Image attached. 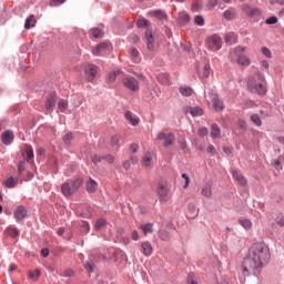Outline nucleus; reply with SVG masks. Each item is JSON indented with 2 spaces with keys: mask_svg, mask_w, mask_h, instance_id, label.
Instances as JSON below:
<instances>
[{
  "mask_svg": "<svg viewBox=\"0 0 284 284\" xmlns=\"http://www.w3.org/2000/svg\"><path fill=\"white\" fill-rule=\"evenodd\" d=\"M138 28H146V30H150V21L145 20V18H141L138 20Z\"/></svg>",
  "mask_w": 284,
  "mask_h": 284,
  "instance_id": "37",
  "label": "nucleus"
},
{
  "mask_svg": "<svg viewBox=\"0 0 284 284\" xmlns=\"http://www.w3.org/2000/svg\"><path fill=\"white\" fill-rule=\"evenodd\" d=\"M119 74H121L120 70H115V71L109 73V75H108L109 83H114V81H116V77H119Z\"/></svg>",
  "mask_w": 284,
  "mask_h": 284,
  "instance_id": "39",
  "label": "nucleus"
},
{
  "mask_svg": "<svg viewBox=\"0 0 284 284\" xmlns=\"http://www.w3.org/2000/svg\"><path fill=\"white\" fill-rule=\"evenodd\" d=\"M265 23H266L267 26H274L275 23H278V18H276V17H271V18H268V19L265 20Z\"/></svg>",
  "mask_w": 284,
  "mask_h": 284,
  "instance_id": "50",
  "label": "nucleus"
},
{
  "mask_svg": "<svg viewBox=\"0 0 284 284\" xmlns=\"http://www.w3.org/2000/svg\"><path fill=\"white\" fill-rule=\"evenodd\" d=\"M158 141H164V148H168L174 143V133L162 131L158 134Z\"/></svg>",
  "mask_w": 284,
  "mask_h": 284,
  "instance_id": "9",
  "label": "nucleus"
},
{
  "mask_svg": "<svg viewBox=\"0 0 284 284\" xmlns=\"http://www.w3.org/2000/svg\"><path fill=\"white\" fill-rule=\"evenodd\" d=\"M104 161H106V163H109L110 165H112V163H114V156L112 155H106L103 156Z\"/></svg>",
  "mask_w": 284,
  "mask_h": 284,
  "instance_id": "60",
  "label": "nucleus"
},
{
  "mask_svg": "<svg viewBox=\"0 0 284 284\" xmlns=\"http://www.w3.org/2000/svg\"><path fill=\"white\" fill-rule=\"evenodd\" d=\"M211 136L212 139L221 138V128H219V124L214 123L211 125Z\"/></svg>",
  "mask_w": 284,
  "mask_h": 284,
  "instance_id": "25",
  "label": "nucleus"
},
{
  "mask_svg": "<svg viewBox=\"0 0 284 284\" xmlns=\"http://www.w3.org/2000/svg\"><path fill=\"white\" fill-rule=\"evenodd\" d=\"M159 239H161V241H170V233L168 231H160Z\"/></svg>",
  "mask_w": 284,
  "mask_h": 284,
  "instance_id": "43",
  "label": "nucleus"
},
{
  "mask_svg": "<svg viewBox=\"0 0 284 284\" xmlns=\"http://www.w3.org/2000/svg\"><path fill=\"white\" fill-rule=\"evenodd\" d=\"M81 230H82V232H84V234H88V232H90V223L82 222Z\"/></svg>",
  "mask_w": 284,
  "mask_h": 284,
  "instance_id": "52",
  "label": "nucleus"
},
{
  "mask_svg": "<svg viewBox=\"0 0 284 284\" xmlns=\"http://www.w3.org/2000/svg\"><path fill=\"white\" fill-rule=\"evenodd\" d=\"M261 52L266 59H272V51L267 47H262Z\"/></svg>",
  "mask_w": 284,
  "mask_h": 284,
  "instance_id": "44",
  "label": "nucleus"
},
{
  "mask_svg": "<svg viewBox=\"0 0 284 284\" xmlns=\"http://www.w3.org/2000/svg\"><path fill=\"white\" fill-rule=\"evenodd\" d=\"M30 278H33L34 281H37V278H39L41 276V271L36 270L33 273L31 272L29 274Z\"/></svg>",
  "mask_w": 284,
  "mask_h": 284,
  "instance_id": "55",
  "label": "nucleus"
},
{
  "mask_svg": "<svg viewBox=\"0 0 284 284\" xmlns=\"http://www.w3.org/2000/svg\"><path fill=\"white\" fill-rule=\"evenodd\" d=\"M18 172L19 174H23L26 172V161H21L18 165Z\"/></svg>",
  "mask_w": 284,
  "mask_h": 284,
  "instance_id": "54",
  "label": "nucleus"
},
{
  "mask_svg": "<svg viewBox=\"0 0 284 284\" xmlns=\"http://www.w3.org/2000/svg\"><path fill=\"white\" fill-rule=\"evenodd\" d=\"M224 19H226L227 21H232V19H234V11L232 10H226L223 13Z\"/></svg>",
  "mask_w": 284,
  "mask_h": 284,
  "instance_id": "47",
  "label": "nucleus"
},
{
  "mask_svg": "<svg viewBox=\"0 0 284 284\" xmlns=\"http://www.w3.org/2000/svg\"><path fill=\"white\" fill-rule=\"evenodd\" d=\"M207 134H209L207 128H201L197 131V135L201 136V138L207 136Z\"/></svg>",
  "mask_w": 284,
  "mask_h": 284,
  "instance_id": "53",
  "label": "nucleus"
},
{
  "mask_svg": "<svg viewBox=\"0 0 284 284\" xmlns=\"http://www.w3.org/2000/svg\"><path fill=\"white\" fill-rule=\"evenodd\" d=\"M124 116L131 125H139V118L134 115V113H132L131 111H128Z\"/></svg>",
  "mask_w": 284,
  "mask_h": 284,
  "instance_id": "22",
  "label": "nucleus"
},
{
  "mask_svg": "<svg viewBox=\"0 0 284 284\" xmlns=\"http://www.w3.org/2000/svg\"><path fill=\"white\" fill-rule=\"evenodd\" d=\"M224 41H225V43H229V45L236 43V34L235 33H226L224 36Z\"/></svg>",
  "mask_w": 284,
  "mask_h": 284,
  "instance_id": "31",
  "label": "nucleus"
},
{
  "mask_svg": "<svg viewBox=\"0 0 284 284\" xmlns=\"http://www.w3.org/2000/svg\"><path fill=\"white\" fill-rule=\"evenodd\" d=\"M17 183H19V179L10 176L3 182V185L4 187H14Z\"/></svg>",
  "mask_w": 284,
  "mask_h": 284,
  "instance_id": "27",
  "label": "nucleus"
},
{
  "mask_svg": "<svg viewBox=\"0 0 284 284\" xmlns=\"http://www.w3.org/2000/svg\"><path fill=\"white\" fill-rule=\"evenodd\" d=\"M55 103H57V94L51 93L45 101V110H48L49 112H52V110H54Z\"/></svg>",
  "mask_w": 284,
  "mask_h": 284,
  "instance_id": "17",
  "label": "nucleus"
},
{
  "mask_svg": "<svg viewBox=\"0 0 284 284\" xmlns=\"http://www.w3.org/2000/svg\"><path fill=\"white\" fill-rule=\"evenodd\" d=\"M239 223L244 230H250L252 227V221H250V219L242 217L239 220Z\"/></svg>",
  "mask_w": 284,
  "mask_h": 284,
  "instance_id": "34",
  "label": "nucleus"
},
{
  "mask_svg": "<svg viewBox=\"0 0 284 284\" xmlns=\"http://www.w3.org/2000/svg\"><path fill=\"white\" fill-rule=\"evenodd\" d=\"M111 145L112 148L119 145V135H114L111 138Z\"/></svg>",
  "mask_w": 284,
  "mask_h": 284,
  "instance_id": "57",
  "label": "nucleus"
},
{
  "mask_svg": "<svg viewBox=\"0 0 284 284\" xmlns=\"http://www.w3.org/2000/svg\"><path fill=\"white\" fill-rule=\"evenodd\" d=\"M179 92L182 97H192L194 91L190 87H180Z\"/></svg>",
  "mask_w": 284,
  "mask_h": 284,
  "instance_id": "32",
  "label": "nucleus"
},
{
  "mask_svg": "<svg viewBox=\"0 0 284 284\" xmlns=\"http://www.w3.org/2000/svg\"><path fill=\"white\" fill-rule=\"evenodd\" d=\"M62 140L65 145H70V143H72V133H67Z\"/></svg>",
  "mask_w": 284,
  "mask_h": 284,
  "instance_id": "49",
  "label": "nucleus"
},
{
  "mask_svg": "<svg viewBox=\"0 0 284 284\" xmlns=\"http://www.w3.org/2000/svg\"><path fill=\"white\" fill-rule=\"evenodd\" d=\"M1 141L4 145H10L14 141V133L12 131H6L1 135Z\"/></svg>",
  "mask_w": 284,
  "mask_h": 284,
  "instance_id": "18",
  "label": "nucleus"
},
{
  "mask_svg": "<svg viewBox=\"0 0 284 284\" xmlns=\"http://www.w3.org/2000/svg\"><path fill=\"white\" fill-rule=\"evenodd\" d=\"M132 240L133 241H139V232H136V231L132 232Z\"/></svg>",
  "mask_w": 284,
  "mask_h": 284,
  "instance_id": "64",
  "label": "nucleus"
},
{
  "mask_svg": "<svg viewBox=\"0 0 284 284\" xmlns=\"http://www.w3.org/2000/svg\"><path fill=\"white\" fill-rule=\"evenodd\" d=\"M152 227H153V224L152 223H148V224H142L140 226V230H142L144 235L148 236V234H152V232H154V230Z\"/></svg>",
  "mask_w": 284,
  "mask_h": 284,
  "instance_id": "30",
  "label": "nucleus"
},
{
  "mask_svg": "<svg viewBox=\"0 0 284 284\" xmlns=\"http://www.w3.org/2000/svg\"><path fill=\"white\" fill-rule=\"evenodd\" d=\"M22 156L27 163H34V150H32L31 145H24Z\"/></svg>",
  "mask_w": 284,
  "mask_h": 284,
  "instance_id": "12",
  "label": "nucleus"
},
{
  "mask_svg": "<svg viewBox=\"0 0 284 284\" xmlns=\"http://www.w3.org/2000/svg\"><path fill=\"white\" fill-rule=\"evenodd\" d=\"M194 23L195 26H205V19L203 16H195Z\"/></svg>",
  "mask_w": 284,
  "mask_h": 284,
  "instance_id": "46",
  "label": "nucleus"
},
{
  "mask_svg": "<svg viewBox=\"0 0 284 284\" xmlns=\"http://www.w3.org/2000/svg\"><path fill=\"white\" fill-rule=\"evenodd\" d=\"M232 176L239 183V185H242V186L247 185V180H245V176H243V174H241V172L233 171Z\"/></svg>",
  "mask_w": 284,
  "mask_h": 284,
  "instance_id": "20",
  "label": "nucleus"
},
{
  "mask_svg": "<svg viewBox=\"0 0 284 284\" xmlns=\"http://www.w3.org/2000/svg\"><path fill=\"white\" fill-rule=\"evenodd\" d=\"M276 225H280V227H284V215L280 214L275 217Z\"/></svg>",
  "mask_w": 284,
  "mask_h": 284,
  "instance_id": "48",
  "label": "nucleus"
},
{
  "mask_svg": "<svg viewBox=\"0 0 284 284\" xmlns=\"http://www.w3.org/2000/svg\"><path fill=\"white\" fill-rule=\"evenodd\" d=\"M209 94L213 110L215 112H223V110H225V104L223 103V100L219 98V94H216L214 91L209 92Z\"/></svg>",
  "mask_w": 284,
  "mask_h": 284,
  "instance_id": "5",
  "label": "nucleus"
},
{
  "mask_svg": "<svg viewBox=\"0 0 284 284\" xmlns=\"http://www.w3.org/2000/svg\"><path fill=\"white\" fill-rule=\"evenodd\" d=\"M256 78L250 77L247 82V88L251 90V92H255L256 94H260V97H263L267 93L266 81L265 75L261 73V71L255 72Z\"/></svg>",
  "mask_w": 284,
  "mask_h": 284,
  "instance_id": "2",
  "label": "nucleus"
},
{
  "mask_svg": "<svg viewBox=\"0 0 284 284\" xmlns=\"http://www.w3.org/2000/svg\"><path fill=\"white\" fill-rule=\"evenodd\" d=\"M121 234H123L122 229L118 231V239H119L120 243H123L124 245H129L130 244V239L125 237V236H122Z\"/></svg>",
  "mask_w": 284,
  "mask_h": 284,
  "instance_id": "38",
  "label": "nucleus"
},
{
  "mask_svg": "<svg viewBox=\"0 0 284 284\" xmlns=\"http://www.w3.org/2000/svg\"><path fill=\"white\" fill-rule=\"evenodd\" d=\"M206 152L207 154H216V149L214 148V145L209 144V146L206 148Z\"/></svg>",
  "mask_w": 284,
  "mask_h": 284,
  "instance_id": "58",
  "label": "nucleus"
},
{
  "mask_svg": "<svg viewBox=\"0 0 284 284\" xmlns=\"http://www.w3.org/2000/svg\"><path fill=\"white\" fill-rule=\"evenodd\" d=\"M80 216L83 219H91L92 217V207L84 206L82 207V211L80 212Z\"/></svg>",
  "mask_w": 284,
  "mask_h": 284,
  "instance_id": "29",
  "label": "nucleus"
},
{
  "mask_svg": "<svg viewBox=\"0 0 284 284\" xmlns=\"http://www.w3.org/2000/svg\"><path fill=\"white\" fill-rule=\"evenodd\" d=\"M158 194L160 201H162L163 203H168V201L172 199V195L170 194V187H168V184H159Z\"/></svg>",
  "mask_w": 284,
  "mask_h": 284,
  "instance_id": "8",
  "label": "nucleus"
},
{
  "mask_svg": "<svg viewBox=\"0 0 284 284\" xmlns=\"http://www.w3.org/2000/svg\"><path fill=\"white\" fill-rule=\"evenodd\" d=\"M41 254L44 258H48V256H50V251L48 248H42Z\"/></svg>",
  "mask_w": 284,
  "mask_h": 284,
  "instance_id": "63",
  "label": "nucleus"
},
{
  "mask_svg": "<svg viewBox=\"0 0 284 284\" xmlns=\"http://www.w3.org/2000/svg\"><path fill=\"white\" fill-rule=\"evenodd\" d=\"M84 267L88 272H94V264L92 262H85Z\"/></svg>",
  "mask_w": 284,
  "mask_h": 284,
  "instance_id": "56",
  "label": "nucleus"
},
{
  "mask_svg": "<svg viewBox=\"0 0 284 284\" xmlns=\"http://www.w3.org/2000/svg\"><path fill=\"white\" fill-rule=\"evenodd\" d=\"M156 19H168V14L161 10L153 11Z\"/></svg>",
  "mask_w": 284,
  "mask_h": 284,
  "instance_id": "45",
  "label": "nucleus"
},
{
  "mask_svg": "<svg viewBox=\"0 0 284 284\" xmlns=\"http://www.w3.org/2000/svg\"><path fill=\"white\" fill-rule=\"evenodd\" d=\"M90 34L93 39H101V37H103V31L99 28H94L90 31Z\"/></svg>",
  "mask_w": 284,
  "mask_h": 284,
  "instance_id": "36",
  "label": "nucleus"
},
{
  "mask_svg": "<svg viewBox=\"0 0 284 284\" xmlns=\"http://www.w3.org/2000/svg\"><path fill=\"white\" fill-rule=\"evenodd\" d=\"M108 223L105 222L104 219H99L95 224H94V230H102V227H105Z\"/></svg>",
  "mask_w": 284,
  "mask_h": 284,
  "instance_id": "42",
  "label": "nucleus"
},
{
  "mask_svg": "<svg viewBox=\"0 0 284 284\" xmlns=\"http://www.w3.org/2000/svg\"><path fill=\"white\" fill-rule=\"evenodd\" d=\"M261 67L264 68V70H268L270 69V62H267V60H262L261 61Z\"/></svg>",
  "mask_w": 284,
  "mask_h": 284,
  "instance_id": "62",
  "label": "nucleus"
},
{
  "mask_svg": "<svg viewBox=\"0 0 284 284\" xmlns=\"http://www.w3.org/2000/svg\"><path fill=\"white\" fill-rule=\"evenodd\" d=\"M99 73V67L94 64H87L84 67V79L89 81V83H92L94 79H97V74Z\"/></svg>",
  "mask_w": 284,
  "mask_h": 284,
  "instance_id": "6",
  "label": "nucleus"
},
{
  "mask_svg": "<svg viewBox=\"0 0 284 284\" xmlns=\"http://www.w3.org/2000/svg\"><path fill=\"white\" fill-rule=\"evenodd\" d=\"M184 113L191 114V116H203V109L200 106H185Z\"/></svg>",
  "mask_w": 284,
  "mask_h": 284,
  "instance_id": "16",
  "label": "nucleus"
},
{
  "mask_svg": "<svg viewBox=\"0 0 284 284\" xmlns=\"http://www.w3.org/2000/svg\"><path fill=\"white\" fill-rule=\"evenodd\" d=\"M83 185V180L78 178L75 180H69L61 185V192L63 196H72L79 191V187Z\"/></svg>",
  "mask_w": 284,
  "mask_h": 284,
  "instance_id": "3",
  "label": "nucleus"
},
{
  "mask_svg": "<svg viewBox=\"0 0 284 284\" xmlns=\"http://www.w3.org/2000/svg\"><path fill=\"white\" fill-rule=\"evenodd\" d=\"M270 247L265 243L258 242L253 244L242 264L244 276H250V274L256 276V274H261V270L270 263Z\"/></svg>",
  "mask_w": 284,
  "mask_h": 284,
  "instance_id": "1",
  "label": "nucleus"
},
{
  "mask_svg": "<svg viewBox=\"0 0 284 284\" xmlns=\"http://www.w3.org/2000/svg\"><path fill=\"white\" fill-rule=\"evenodd\" d=\"M251 121L252 123H254V125H257V128H261V125H263V122L261 121L258 114L251 115Z\"/></svg>",
  "mask_w": 284,
  "mask_h": 284,
  "instance_id": "41",
  "label": "nucleus"
},
{
  "mask_svg": "<svg viewBox=\"0 0 284 284\" xmlns=\"http://www.w3.org/2000/svg\"><path fill=\"white\" fill-rule=\"evenodd\" d=\"M141 247L144 256H152L153 248L150 242H142Z\"/></svg>",
  "mask_w": 284,
  "mask_h": 284,
  "instance_id": "23",
  "label": "nucleus"
},
{
  "mask_svg": "<svg viewBox=\"0 0 284 284\" xmlns=\"http://www.w3.org/2000/svg\"><path fill=\"white\" fill-rule=\"evenodd\" d=\"M219 6V1L216 0H209V3L206 6L207 10H212L213 8H216Z\"/></svg>",
  "mask_w": 284,
  "mask_h": 284,
  "instance_id": "51",
  "label": "nucleus"
},
{
  "mask_svg": "<svg viewBox=\"0 0 284 284\" xmlns=\"http://www.w3.org/2000/svg\"><path fill=\"white\" fill-rule=\"evenodd\" d=\"M245 47H236L234 50V54L236 57V63L242 68H250L252 65V59L245 54Z\"/></svg>",
  "mask_w": 284,
  "mask_h": 284,
  "instance_id": "4",
  "label": "nucleus"
},
{
  "mask_svg": "<svg viewBox=\"0 0 284 284\" xmlns=\"http://www.w3.org/2000/svg\"><path fill=\"white\" fill-rule=\"evenodd\" d=\"M111 48L112 45L110 43L101 42L92 50V54H94V57H101V54H108Z\"/></svg>",
  "mask_w": 284,
  "mask_h": 284,
  "instance_id": "11",
  "label": "nucleus"
},
{
  "mask_svg": "<svg viewBox=\"0 0 284 284\" xmlns=\"http://www.w3.org/2000/svg\"><path fill=\"white\" fill-rule=\"evenodd\" d=\"M202 196H205L206 199L212 197V183H206L202 191H201Z\"/></svg>",
  "mask_w": 284,
  "mask_h": 284,
  "instance_id": "24",
  "label": "nucleus"
},
{
  "mask_svg": "<svg viewBox=\"0 0 284 284\" xmlns=\"http://www.w3.org/2000/svg\"><path fill=\"white\" fill-rule=\"evenodd\" d=\"M145 41H146V47L148 50H150L151 52H154V33H152V29H148L145 31Z\"/></svg>",
  "mask_w": 284,
  "mask_h": 284,
  "instance_id": "15",
  "label": "nucleus"
},
{
  "mask_svg": "<svg viewBox=\"0 0 284 284\" xmlns=\"http://www.w3.org/2000/svg\"><path fill=\"white\" fill-rule=\"evenodd\" d=\"M87 192L90 194H94L97 192V187H99V184L97 181L89 179V181L85 183Z\"/></svg>",
  "mask_w": 284,
  "mask_h": 284,
  "instance_id": "21",
  "label": "nucleus"
},
{
  "mask_svg": "<svg viewBox=\"0 0 284 284\" xmlns=\"http://www.w3.org/2000/svg\"><path fill=\"white\" fill-rule=\"evenodd\" d=\"M13 216H14L16 221H23V219H26V216H28V210L26 209V206L19 205L13 211Z\"/></svg>",
  "mask_w": 284,
  "mask_h": 284,
  "instance_id": "14",
  "label": "nucleus"
},
{
  "mask_svg": "<svg viewBox=\"0 0 284 284\" xmlns=\"http://www.w3.org/2000/svg\"><path fill=\"white\" fill-rule=\"evenodd\" d=\"M210 70H211L210 63H206L203 70L200 72V78L207 79V77H210Z\"/></svg>",
  "mask_w": 284,
  "mask_h": 284,
  "instance_id": "35",
  "label": "nucleus"
},
{
  "mask_svg": "<svg viewBox=\"0 0 284 284\" xmlns=\"http://www.w3.org/2000/svg\"><path fill=\"white\" fill-rule=\"evenodd\" d=\"M210 50H213V52H216L223 48V42L221 41V37L219 36H212L207 40Z\"/></svg>",
  "mask_w": 284,
  "mask_h": 284,
  "instance_id": "10",
  "label": "nucleus"
},
{
  "mask_svg": "<svg viewBox=\"0 0 284 284\" xmlns=\"http://www.w3.org/2000/svg\"><path fill=\"white\" fill-rule=\"evenodd\" d=\"M129 57L133 63H141V53L136 48L130 49Z\"/></svg>",
  "mask_w": 284,
  "mask_h": 284,
  "instance_id": "19",
  "label": "nucleus"
},
{
  "mask_svg": "<svg viewBox=\"0 0 284 284\" xmlns=\"http://www.w3.org/2000/svg\"><path fill=\"white\" fill-rule=\"evenodd\" d=\"M122 83L126 90H131V92H139V80L134 77L129 75L123 78Z\"/></svg>",
  "mask_w": 284,
  "mask_h": 284,
  "instance_id": "7",
  "label": "nucleus"
},
{
  "mask_svg": "<svg viewBox=\"0 0 284 284\" xmlns=\"http://www.w3.org/2000/svg\"><path fill=\"white\" fill-rule=\"evenodd\" d=\"M92 161H93V163H101V161H103V156L93 155Z\"/></svg>",
  "mask_w": 284,
  "mask_h": 284,
  "instance_id": "61",
  "label": "nucleus"
},
{
  "mask_svg": "<svg viewBox=\"0 0 284 284\" xmlns=\"http://www.w3.org/2000/svg\"><path fill=\"white\" fill-rule=\"evenodd\" d=\"M182 179H184L185 184H184V190H186L187 185H190V176H187V174L183 173L182 174Z\"/></svg>",
  "mask_w": 284,
  "mask_h": 284,
  "instance_id": "59",
  "label": "nucleus"
},
{
  "mask_svg": "<svg viewBox=\"0 0 284 284\" xmlns=\"http://www.w3.org/2000/svg\"><path fill=\"white\" fill-rule=\"evenodd\" d=\"M58 110L60 111V112H65L67 110H68V100H60L59 102H58Z\"/></svg>",
  "mask_w": 284,
  "mask_h": 284,
  "instance_id": "40",
  "label": "nucleus"
},
{
  "mask_svg": "<svg viewBox=\"0 0 284 284\" xmlns=\"http://www.w3.org/2000/svg\"><path fill=\"white\" fill-rule=\"evenodd\" d=\"M142 164L144 168H150V165H152V153H145V155L142 158Z\"/></svg>",
  "mask_w": 284,
  "mask_h": 284,
  "instance_id": "28",
  "label": "nucleus"
},
{
  "mask_svg": "<svg viewBox=\"0 0 284 284\" xmlns=\"http://www.w3.org/2000/svg\"><path fill=\"white\" fill-rule=\"evenodd\" d=\"M37 24V20L34 19L33 16H30L24 23V29L26 30H30V28H34V26Z\"/></svg>",
  "mask_w": 284,
  "mask_h": 284,
  "instance_id": "33",
  "label": "nucleus"
},
{
  "mask_svg": "<svg viewBox=\"0 0 284 284\" xmlns=\"http://www.w3.org/2000/svg\"><path fill=\"white\" fill-rule=\"evenodd\" d=\"M178 23L180 26H185V23H190V16L185 12H182L178 17Z\"/></svg>",
  "mask_w": 284,
  "mask_h": 284,
  "instance_id": "26",
  "label": "nucleus"
},
{
  "mask_svg": "<svg viewBox=\"0 0 284 284\" xmlns=\"http://www.w3.org/2000/svg\"><path fill=\"white\" fill-rule=\"evenodd\" d=\"M241 9L247 17H261V10L257 8L251 7L250 4H242Z\"/></svg>",
  "mask_w": 284,
  "mask_h": 284,
  "instance_id": "13",
  "label": "nucleus"
}]
</instances>
